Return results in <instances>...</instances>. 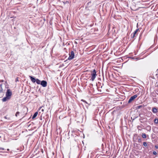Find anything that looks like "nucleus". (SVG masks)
Instances as JSON below:
<instances>
[{
	"instance_id": "16",
	"label": "nucleus",
	"mask_w": 158,
	"mask_h": 158,
	"mask_svg": "<svg viewBox=\"0 0 158 158\" xmlns=\"http://www.w3.org/2000/svg\"><path fill=\"white\" fill-rule=\"evenodd\" d=\"M154 123L156 124L158 123V118H156L154 120Z\"/></svg>"
},
{
	"instance_id": "20",
	"label": "nucleus",
	"mask_w": 158,
	"mask_h": 158,
	"mask_svg": "<svg viewBox=\"0 0 158 158\" xmlns=\"http://www.w3.org/2000/svg\"><path fill=\"white\" fill-rule=\"evenodd\" d=\"M19 112L18 111H17L16 114H15V116L16 117H17L18 115H19Z\"/></svg>"
},
{
	"instance_id": "31",
	"label": "nucleus",
	"mask_w": 158,
	"mask_h": 158,
	"mask_svg": "<svg viewBox=\"0 0 158 158\" xmlns=\"http://www.w3.org/2000/svg\"><path fill=\"white\" fill-rule=\"evenodd\" d=\"M7 150L8 151H9V149H7Z\"/></svg>"
},
{
	"instance_id": "4",
	"label": "nucleus",
	"mask_w": 158,
	"mask_h": 158,
	"mask_svg": "<svg viewBox=\"0 0 158 158\" xmlns=\"http://www.w3.org/2000/svg\"><path fill=\"white\" fill-rule=\"evenodd\" d=\"M12 92L11 91H10V90L9 89H8L7 90V91L6 93V96L11 98V96L12 95Z\"/></svg>"
},
{
	"instance_id": "2",
	"label": "nucleus",
	"mask_w": 158,
	"mask_h": 158,
	"mask_svg": "<svg viewBox=\"0 0 158 158\" xmlns=\"http://www.w3.org/2000/svg\"><path fill=\"white\" fill-rule=\"evenodd\" d=\"M69 56L68 58V59L69 60H71L74 57V52L72 51L70 53H69Z\"/></svg>"
},
{
	"instance_id": "27",
	"label": "nucleus",
	"mask_w": 158,
	"mask_h": 158,
	"mask_svg": "<svg viewBox=\"0 0 158 158\" xmlns=\"http://www.w3.org/2000/svg\"><path fill=\"white\" fill-rule=\"evenodd\" d=\"M155 148H156V149H158V146H157V145H156V146H155Z\"/></svg>"
},
{
	"instance_id": "12",
	"label": "nucleus",
	"mask_w": 158,
	"mask_h": 158,
	"mask_svg": "<svg viewBox=\"0 0 158 158\" xmlns=\"http://www.w3.org/2000/svg\"><path fill=\"white\" fill-rule=\"evenodd\" d=\"M144 107V105H139L137 106V108L139 109H140L141 108H143Z\"/></svg>"
},
{
	"instance_id": "26",
	"label": "nucleus",
	"mask_w": 158,
	"mask_h": 158,
	"mask_svg": "<svg viewBox=\"0 0 158 158\" xmlns=\"http://www.w3.org/2000/svg\"><path fill=\"white\" fill-rule=\"evenodd\" d=\"M19 81V80H18V77H17V78H16V79L15 81H16V82H17V81Z\"/></svg>"
},
{
	"instance_id": "19",
	"label": "nucleus",
	"mask_w": 158,
	"mask_h": 158,
	"mask_svg": "<svg viewBox=\"0 0 158 158\" xmlns=\"http://www.w3.org/2000/svg\"><path fill=\"white\" fill-rule=\"evenodd\" d=\"M153 101L154 102L156 103L157 102V100L156 98H154L153 99Z\"/></svg>"
},
{
	"instance_id": "23",
	"label": "nucleus",
	"mask_w": 158,
	"mask_h": 158,
	"mask_svg": "<svg viewBox=\"0 0 158 158\" xmlns=\"http://www.w3.org/2000/svg\"><path fill=\"white\" fill-rule=\"evenodd\" d=\"M138 31H139V29H137L134 32L137 33V32Z\"/></svg>"
},
{
	"instance_id": "6",
	"label": "nucleus",
	"mask_w": 158,
	"mask_h": 158,
	"mask_svg": "<svg viewBox=\"0 0 158 158\" xmlns=\"http://www.w3.org/2000/svg\"><path fill=\"white\" fill-rule=\"evenodd\" d=\"M139 115L140 117L139 119V120L141 123H142V121H143V119H144V115L142 114H139Z\"/></svg>"
},
{
	"instance_id": "11",
	"label": "nucleus",
	"mask_w": 158,
	"mask_h": 158,
	"mask_svg": "<svg viewBox=\"0 0 158 158\" xmlns=\"http://www.w3.org/2000/svg\"><path fill=\"white\" fill-rule=\"evenodd\" d=\"M38 112H35L34 114L33 117H32V119H34V118H35L36 117V116H37V114H38Z\"/></svg>"
},
{
	"instance_id": "30",
	"label": "nucleus",
	"mask_w": 158,
	"mask_h": 158,
	"mask_svg": "<svg viewBox=\"0 0 158 158\" xmlns=\"http://www.w3.org/2000/svg\"><path fill=\"white\" fill-rule=\"evenodd\" d=\"M41 152H42L43 153V149H42L41 150Z\"/></svg>"
},
{
	"instance_id": "14",
	"label": "nucleus",
	"mask_w": 158,
	"mask_h": 158,
	"mask_svg": "<svg viewBox=\"0 0 158 158\" xmlns=\"http://www.w3.org/2000/svg\"><path fill=\"white\" fill-rule=\"evenodd\" d=\"M136 33L135 32H134L133 36H132L131 38H132L135 39V37L136 36Z\"/></svg>"
},
{
	"instance_id": "21",
	"label": "nucleus",
	"mask_w": 158,
	"mask_h": 158,
	"mask_svg": "<svg viewBox=\"0 0 158 158\" xmlns=\"http://www.w3.org/2000/svg\"><path fill=\"white\" fill-rule=\"evenodd\" d=\"M153 154L154 155H156L157 154V153H156V151H153Z\"/></svg>"
},
{
	"instance_id": "32",
	"label": "nucleus",
	"mask_w": 158,
	"mask_h": 158,
	"mask_svg": "<svg viewBox=\"0 0 158 158\" xmlns=\"http://www.w3.org/2000/svg\"><path fill=\"white\" fill-rule=\"evenodd\" d=\"M137 135V134H135V135Z\"/></svg>"
},
{
	"instance_id": "28",
	"label": "nucleus",
	"mask_w": 158,
	"mask_h": 158,
	"mask_svg": "<svg viewBox=\"0 0 158 158\" xmlns=\"http://www.w3.org/2000/svg\"><path fill=\"white\" fill-rule=\"evenodd\" d=\"M41 111H42V112H43L44 111V109H43H43H41Z\"/></svg>"
},
{
	"instance_id": "29",
	"label": "nucleus",
	"mask_w": 158,
	"mask_h": 158,
	"mask_svg": "<svg viewBox=\"0 0 158 158\" xmlns=\"http://www.w3.org/2000/svg\"><path fill=\"white\" fill-rule=\"evenodd\" d=\"M81 101H83L84 102H85L86 103H87V102H86V101H85L84 100H82Z\"/></svg>"
},
{
	"instance_id": "9",
	"label": "nucleus",
	"mask_w": 158,
	"mask_h": 158,
	"mask_svg": "<svg viewBox=\"0 0 158 158\" xmlns=\"http://www.w3.org/2000/svg\"><path fill=\"white\" fill-rule=\"evenodd\" d=\"M29 77L31 81L33 83H34L35 82L36 79H35V78L31 76H30Z\"/></svg>"
},
{
	"instance_id": "5",
	"label": "nucleus",
	"mask_w": 158,
	"mask_h": 158,
	"mask_svg": "<svg viewBox=\"0 0 158 158\" xmlns=\"http://www.w3.org/2000/svg\"><path fill=\"white\" fill-rule=\"evenodd\" d=\"M41 85L43 87H46L47 86V82L46 81H42L40 83Z\"/></svg>"
},
{
	"instance_id": "17",
	"label": "nucleus",
	"mask_w": 158,
	"mask_h": 158,
	"mask_svg": "<svg viewBox=\"0 0 158 158\" xmlns=\"http://www.w3.org/2000/svg\"><path fill=\"white\" fill-rule=\"evenodd\" d=\"M3 92L2 85H0V93Z\"/></svg>"
},
{
	"instance_id": "8",
	"label": "nucleus",
	"mask_w": 158,
	"mask_h": 158,
	"mask_svg": "<svg viewBox=\"0 0 158 158\" xmlns=\"http://www.w3.org/2000/svg\"><path fill=\"white\" fill-rule=\"evenodd\" d=\"M10 98H9L6 96V97H4L3 98H2V100L3 102H5L6 101L8 100L9 99H10Z\"/></svg>"
},
{
	"instance_id": "18",
	"label": "nucleus",
	"mask_w": 158,
	"mask_h": 158,
	"mask_svg": "<svg viewBox=\"0 0 158 158\" xmlns=\"http://www.w3.org/2000/svg\"><path fill=\"white\" fill-rule=\"evenodd\" d=\"M143 146H144L145 147H146L147 146V143L145 142H143Z\"/></svg>"
},
{
	"instance_id": "33",
	"label": "nucleus",
	"mask_w": 158,
	"mask_h": 158,
	"mask_svg": "<svg viewBox=\"0 0 158 158\" xmlns=\"http://www.w3.org/2000/svg\"><path fill=\"white\" fill-rule=\"evenodd\" d=\"M63 3L64 4L65 3V2H63Z\"/></svg>"
},
{
	"instance_id": "24",
	"label": "nucleus",
	"mask_w": 158,
	"mask_h": 158,
	"mask_svg": "<svg viewBox=\"0 0 158 158\" xmlns=\"http://www.w3.org/2000/svg\"><path fill=\"white\" fill-rule=\"evenodd\" d=\"M0 150H4V149L2 148H0Z\"/></svg>"
},
{
	"instance_id": "13",
	"label": "nucleus",
	"mask_w": 158,
	"mask_h": 158,
	"mask_svg": "<svg viewBox=\"0 0 158 158\" xmlns=\"http://www.w3.org/2000/svg\"><path fill=\"white\" fill-rule=\"evenodd\" d=\"M36 82L38 84H40L41 82L38 79H36Z\"/></svg>"
},
{
	"instance_id": "1",
	"label": "nucleus",
	"mask_w": 158,
	"mask_h": 158,
	"mask_svg": "<svg viewBox=\"0 0 158 158\" xmlns=\"http://www.w3.org/2000/svg\"><path fill=\"white\" fill-rule=\"evenodd\" d=\"M91 75L92 77L91 78V80L92 81H93L94 80L97 75L96 71L95 69L93 70L92 73L91 74Z\"/></svg>"
},
{
	"instance_id": "15",
	"label": "nucleus",
	"mask_w": 158,
	"mask_h": 158,
	"mask_svg": "<svg viewBox=\"0 0 158 158\" xmlns=\"http://www.w3.org/2000/svg\"><path fill=\"white\" fill-rule=\"evenodd\" d=\"M142 136L143 138H146L147 137L146 134L144 133L142 134Z\"/></svg>"
},
{
	"instance_id": "25",
	"label": "nucleus",
	"mask_w": 158,
	"mask_h": 158,
	"mask_svg": "<svg viewBox=\"0 0 158 158\" xmlns=\"http://www.w3.org/2000/svg\"><path fill=\"white\" fill-rule=\"evenodd\" d=\"M43 107V106H41V107H40L39 108V109L38 110H40L42 109V108Z\"/></svg>"
},
{
	"instance_id": "7",
	"label": "nucleus",
	"mask_w": 158,
	"mask_h": 158,
	"mask_svg": "<svg viewBox=\"0 0 158 158\" xmlns=\"http://www.w3.org/2000/svg\"><path fill=\"white\" fill-rule=\"evenodd\" d=\"M152 111L154 113H156L158 112V108L156 107H153L152 109Z\"/></svg>"
},
{
	"instance_id": "3",
	"label": "nucleus",
	"mask_w": 158,
	"mask_h": 158,
	"mask_svg": "<svg viewBox=\"0 0 158 158\" xmlns=\"http://www.w3.org/2000/svg\"><path fill=\"white\" fill-rule=\"evenodd\" d=\"M138 95L137 94H135L132 96H131L129 99L128 103H130L133 101L137 97Z\"/></svg>"
},
{
	"instance_id": "22",
	"label": "nucleus",
	"mask_w": 158,
	"mask_h": 158,
	"mask_svg": "<svg viewBox=\"0 0 158 158\" xmlns=\"http://www.w3.org/2000/svg\"><path fill=\"white\" fill-rule=\"evenodd\" d=\"M141 140L140 138L138 139V142L140 143V142H141Z\"/></svg>"
},
{
	"instance_id": "10",
	"label": "nucleus",
	"mask_w": 158,
	"mask_h": 158,
	"mask_svg": "<svg viewBox=\"0 0 158 158\" xmlns=\"http://www.w3.org/2000/svg\"><path fill=\"white\" fill-rule=\"evenodd\" d=\"M91 2H88L87 4V5L86 7V8H87L88 10H90V9L89 8L90 6H91Z\"/></svg>"
}]
</instances>
